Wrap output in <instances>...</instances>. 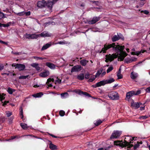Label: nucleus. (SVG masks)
<instances>
[{
    "instance_id": "1",
    "label": "nucleus",
    "mask_w": 150,
    "mask_h": 150,
    "mask_svg": "<svg viewBox=\"0 0 150 150\" xmlns=\"http://www.w3.org/2000/svg\"><path fill=\"white\" fill-rule=\"evenodd\" d=\"M124 46H120L117 43L113 42L112 44L106 43L105 44L104 47L99 52L100 53H105L106 51L108 50L116 52V53L113 54L111 55L110 54L108 55H106V57L108 60L110 61H112L115 59L116 58L118 55L119 56L118 59H120V61H123L125 57L127 55V54L125 51H124L123 50L124 48Z\"/></svg>"
},
{
    "instance_id": "2",
    "label": "nucleus",
    "mask_w": 150,
    "mask_h": 150,
    "mask_svg": "<svg viewBox=\"0 0 150 150\" xmlns=\"http://www.w3.org/2000/svg\"><path fill=\"white\" fill-rule=\"evenodd\" d=\"M131 136H127L125 138L124 142L122 140H116L114 141V144L115 145L119 146L122 148H124L127 146V148H131L133 146V145L131 144V143H132L131 141Z\"/></svg>"
},
{
    "instance_id": "3",
    "label": "nucleus",
    "mask_w": 150,
    "mask_h": 150,
    "mask_svg": "<svg viewBox=\"0 0 150 150\" xmlns=\"http://www.w3.org/2000/svg\"><path fill=\"white\" fill-rule=\"evenodd\" d=\"M108 96L110 99L113 100H117L119 98L118 93L114 91H112L109 93Z\"/></svg>"
},
{
    "instance_id": "4",
    "label": "nucleus",
    "mask_w": 150,
    "mask_h": 150,
    "mask_svg": "<svg viewBox=\"0 0 150 150\" xmlns=\"http://www.w3.org/2000/svg\"><path fill=\"white\" fill-rule=\"evenodd\" d=\"M122 134V132L119 131H114L111 134L110 139L117 138L120 137Z\"/></svg>"
},
{
    "instance_id": "5",
    "label": "nucleus",
    "mask_w": 150,
    "mask_h": 150,
    "mask_svg": "<svg viewBox=\"0 0 150 150\" xmlns=\"http://www.w3.org/2000/svg\"><path fill=\"white\" fill-rule=\"evenodd\" d=\"M82 69V67L80 65H76L73 67L71 71V73L80 71Z\"/></svg>"
},
{
    "instance_id": "6",
    "label": "nucleus",
    "mask_w": 150,
    "mask_h": 150,
    "mask_svg": "<svg viewBox=\"0 0 150 150\" xmlns=\"http://www.w3.org/2000/svg\"><path fill=\"white\" fill-rule=\"evenodd\" d=\"M105 84H106L105 81V80H103L97 83L96 84L93 85L92 86L93 87L96 88L97 87L101 86H104Z\"/></svg>"
},
{
    "instance_id": "7",
    "label": "nucleus",
    "mask_w": 150,
    "mask_h": 150,
    "mask_svg": "<svg viewBox=\"0 0 150 150\" xmlns=\"http://www.w3.org/2000/svg\"><path fill=\"white\" fill-rule=\"evenodd\" d=\"M54 4L53 1H48L47 2L45 1V7L49 8L50 10H51L52 8V5Z\"/></svg>"
},
{
    "instance_id": "8",
    "label": "nucleus",
    "mask_w": 150,
    "mask_h": 150,
    "mask_svg": "<svg viewBox=\"0 0 150 150\" xmlns=\"http://www.w3.org/2000/svg\"><path fill=\"white\" fill-rule=\"evenodd\" d=\"M134 91H131L127 93L125 100H126L129 101L130 98L134 95Z\"/></svg>"
},
{
    "instance_id": "9",
    "label": "nucleus",
    "mask_w": 150,
    "mask_h": 150,
    "mask_svg": "<svg viewBox=\"0 0 150 150\" xmlns=\"http://www.w3.org/2000/svg\"><path fill=\"white\" fill-rule=\"evenodd\" d=\"M25 37L26 38L28 39H36L38 38L37 35L35 34H29L26 33L25 35Z\"/></svg>"
},
{
    "instance_id": "10",
    "label": "nucleus",
    "mask_w": 150,
    "mask_h": 150,
    "mask_svg": "<svg viewBox=\"0 0 150 150\" xmlns=\"http://www.w3.org/2000/svg\"><path fill=\"white\" fill-rule=\"evenodd\" d=\"M45 1H39L37 3V6L40 8H42L45 7Z\"/></svg>"
},
{
    "instance_id": "11",
    "label": "nucleus",
    "mask_w": 150,
    "mask_h": 150,
    "mask_svg": "<svg viewBox=\"0 0 150 150\" xmlns=\"http://www.w3.org/2000/svg\"><path fill=\"white\" fill-rule=\"evenodd\" d=\"M142 103H140L134 102V100H132V102L131 103V106L135 108V109L138 108Z\"/></svg>"
},
{
    "instance_id": "12",
    "label": "nucleus",
    "mask_w": 150,
    "mask_h": 150,
    "mask_svg": "<svg viewBox=\"0 0 150 150\" xmlns=\"http://www.w3.org/2000/svg\"><path fill=\"white\" fill-rule=\"evenodd\" d=\"M100 19L99 17H94L92 20L89 22V23L91 24H93L97 21H98Z\"/></svg>"
},
{
    "instance_id": "13",
    "label": "nucleus",
    "mask_w": 150,
    "mask_h": 150,
    "mask_svg": "<svg viewBox=\"0 0 150 150\" xmlns=\"http://www.w3.org/2000/svg\"><path fill=\"white\" fill-rule=\"evenodd\" d=\"M137 60V58H134L133 59H128L127 58H126L124 60V62H125L127 64L132 62L135 61Z\"/></svg>"
},
{
    "instance_id": "14",
    "label": "nucleus",
    "mask_w": 150,
    "mask_h": 150,
    "mask_svg": "<svg viewBox=\"0 0 150 150\" xmlns=\"http://www.w3.org/2000/svg\"><path fill=\"white\" fill-rule=\"evenodd\" d=\"M25 68V66L23 64H18L17 67V68L19 71H23Z\"/></svg>"
},
{
    "instance_id": "15",
    "label": "nucleus",
    "mask_w": 150,
    "mask_h": 150,
    "mask_svg": "<svg viewBox=\"0 0 150 150\" xmlns=\"http://www.w3.org/2000/svg\"><path fill=\"white\" fill-rule=\"evenodd\" d=\"M49 74V71H46L44 72L40 73V76L42 77H45L47 76Z\"/></svg>"
},
{
    "instance_id": "16",
    "label": "nucleus",
    "mask_w": 150,
    "mask_h": 150,
    "mask_svg": "<svg viewBox=\"0 0 150 150\" xmlns=\"http://www.w3.org/2000/svg\"><path fill=\"white\" fill-rule=\"evenodd\" d=\"M49 148L52 150H55L57 149V146L53 144L51 142L49 144Z\"/></svg>"
},
{
    "instance_id": "17",
    "label": "nucleus",
    "mask_w": 150,
    "mask_h": 150,
    "mask_svg": "<svg viewBox=\"0 0 150 150\" xmlns=\"http://www.w3.org/2000/svg\"><path fill=\"white\" fill-rule=\"evenodd\" d=\"M76 92L80 95H84L85 96H86L87 95H88V93L86 92H83L81 90H78Z\"/></svg>"
},
{
    "instance_id": "18",
    "label": "nucleus",
    "mask_w": 150,
    "mask_h": 150,
    "mask_svg": "<svg viewBox=\"0 0 150 150\" xmlns=\"http://www.w3.org/2000/svg\"><path fill=\"white\" fill-rule=\"evenodd\" d=\"M77 78L79 80H83L84 79V76L83 73H80L77 76Z\"/></svg>"
},
{
    "instance_id": "19",
    "label": "nucleus",
    "mask_w": 150,
    "mask_h": 150,
    "mask_svg": "<svg viewBox=\"0 0 150 150\" xmlns=\"http://www.w3.org/2000/svg\"><path fill=\"white\" fill-rule=\"evenodd\" d=\"M46 65L50 68L52 69H54L55 68L54 65L53 64L50 62H47Z\"/></svg>"
},
{
    "instance_id": "20",
    "label": "nucleus",
    "mask_w": 150,
    "mask_h": 150,
    "mask_svg": "<svg viewBox=\"0 0 150 150\" xmlns=\"http://www.w3.org/2000/svg\"><path fill=\"white\" fill-rule=\"evenodd\" d=\"M88 62V60L83 59L80 61V63L82 66H85Z\"/></svg>"
},
{
    "instance_id": "21",
    "label": "nucleus",
    "mask_w": 150,
    "mask_h": 150,
    "mask_svg": "<svg viewBox=\"0 0 150 150\" xmlns=\"http://www.w3.org/2000/svg\"><path fill=\"white\" fill-rule=\"evenodd\" d=\"M40 35L42 37H49L50 36V35L48 32L44 31L41 33L40 34Z\"/></svg>"
},
{
    "instance_id": "22",
    "label": "nucleus",
    "mask_w": 150,
    "mask_h": 150,
    "mask_svg": "<svg viewBox=\"0 0 150 150\" xmlns=\"http://www.w3.org/2000/svg\"><path fill=\"white\" fill-rule=\"evenodd\" d=\"M137 76V74L132 72L130 74V77L132 79H136Z\"/></svg>"
},
{
    "instance_id": "23",
    "label": "nucleus",
    "mask_w": 150,
    "mask_h": 150,
    "mask_svg": "<svg viewBox=\"0 0 150 150\" xmlns=\"http://www.w3.org/2000/svg\"><path fill=\"white\" fill-rule=\"evenodd\" d=\"M43 94L42 92H39L33 94V96L35 98H39L41 97Z\"/></svg>"
},
{
    "instance_id": "24",
    "label": "nucleus",
    "mask_w": 150,
    "mask_h": 150,
    "mask_svg": "<svg viewBox=\"0 0 150 150\" xmlns=\"http://www.w3.org/2000/svg\"><path fill=\"white\" fill-rule=\"evenodd\" d=\"M146 50H142L140 51H138L136 52H132V54L133 55H139L141 52L143 53L145 52Z\"/></svg>"
},
{
    "instance_id": "25",
    "label": "nucleus",
    "mask_w": 150,
    "mask_h": 150,
    "mask_svg": "<svg viewBox=\"0 0 150 150\" xmlns=\"http://www.w3.org/2000/svg\"><path fill=\"white\" fill-rule=\"evenodd\" d=\"M15 91V89H12L10 87H8L7 90V92L10 94H12Z\"/></svg>"
},
{
    "instance_id": "26",
    "label": "nucleus",
    "mask_w": 150,
    "mask_h": 150,
    "mask_svg": "<svg viewBox=\"0 0 150 150\" xmlns=\"http://www.w3.org/2000/svg\"><path fill=\"white\" fill-rule=\"evenodd\" d=\"M51 45L48 43L46 44V45H44L41 48L42 50H46L47 48L49 47Z\"/></svg>"
},
{
    "instance_id": "27",
    "label": "nucleus",
    "mask_w": 150,
    "mask_h": 150,
    "mask_svg": "<svg viewBox=\"0 0 150 150\" xmlns=\"http://www.w3.org/2000/svg\"><path fill=\"white\" fill-rule=\"evenodd\" d=\"M20 125L21 127L24 129H27L28 128V127L25 124L22 123L20 124Z\"/></svg>"
},
{
    "instance_id": "28",
    "label": "nucleus",
    "mask_w": 150,
    "mask_h": 150,
    "mask_svg": "<svg viewBox=\"0 0 150 150\" xmlns=\"http://www.w3.org/2000/svg\"><path fill=\"white\" fill-rule=\"evenodd\" d=\"M26 136H31V137L32 136V135H24L22 136L21 137H20V136H12L11 138L12 139H14L16 138H18L21 137H24Z\"/></svg>"
},
{
    "instance_id": "29",
    "label": "nucleus",
    "mask_w": 150,
    "mask_h": 150,
    "mask_svg": "<svg viewBox=\"0 0 150 150\" xmlns=\"http://www.w3.org/2000/svg\"><path fill=\"white\" fill-rule=\"evenodd\" d=\"M106 84L110 83L115 81V79L113 78H111L109 79L105 80Z\"/></svg>"
},
{
    "instance_id": "30",
    "label": "nucleus",
    "mask_w": 150,
    "mask_h": 150,
    "mask_svg": "<svg viewBox=\"0 0 150 150\" xmlns=\"http://www.w3.org/2000/svg\"><path fill=\"white\" fill-rule=\"evenodd\" d=\"M69 96L68 93L67 92H65L61 93V97L63 98H65Z\"/></svg>"
},
{
    "instance_id": "31",
    "label": "nucleus",
    "mask_w": 150,
    "mask_h": 150,
    "mask_svg": "<svg viewBox=\"0 0 150 150\" xmlns=\"http://www.w3.org/2000/svg\"><path fill=\"white\" fill-rule=\"evenodd\" d=\"M102 122L103 121H102L100 120H99L95 121L94 122V124L96 126H98L102 123Z\"/></svg>"
},
{
    "instance_id": "32",
    "label": "nucleus",
    "mask_w": 150,
    "mask_h": 150,
    "mask_svg": "<svg viewBox=\"0 0 150 150\" xmlns=\"http://www.w3.org/2000/svg\"><path fill=\"white\" fill-rule=\"evenodd\" d=\"M112 40L113 42H114L119 40L117 35H115L112 38Z\"/></svg>"
},
{
    "instance_id": "33",
    "label": "nucleus",
    "mask_w": 150,
    "mask_h": 150,
    "mask_svg": "<svg viewBox=\"0 0 150 150\" xmlns=\"http://www.w3.org/2000/svg\"><path fill=\"white\" fill-rule=\"evenodd\" d=\"M102 71L103 69H100L98 70L96 74V77H97L99 76L100 74L102 73Z\"/></svg>"
},
{
    "instance_id": "34",
    "label": "nucleus",
    "mask_w": 150,
    "mask_h": 150,
    "mask_svg": "<svg viewBox=\"0 0 150 150\" xmlns=\"http://www.w3.org/2000/svg\"><path fill=\"white\" fill-rule=\"evenodd\" d=\"M117 36L119 40L120 39H121L122 40H124V37L120 33H119V34L117 33Z\"/></svg>"
},
{
    "instance_id": "35",
    "label": "nucleus",
    "mask_w": 150,
    "mask_h": 150,
    "mask_svg": "<svg viewBox=\"0 0 150 150\" xmlns=\"http://www.w3.org/2000/svg\"><path fill=\"white\" fill-rule=\"evenodd\" d=\"M91 74L89 72H87L85 74L84 78L86 79H88L89 78Z\"/></svg>"
},
{
    "instance_id": "36",
    "label": "nucleus",
    "mask_w": 150,
    "mask_h": 150,
    "mask_svg": "<svg viewBox=\"0 0 150 150\" xmlns=\"http://www.w3.org/2000/svg\"><path fill=\"white\" fill-rule=\"evenodd\" d=\"M96 76L94 77L93 76H91L90 78L88 80V82H92L96 78Z\"/></svg>"
},
{
    "instance_id": "37",
    "label": "nucleus",
    "mask_w": 150,
    "mask_h": 150,
    "mask_svg": "<svg viewBox=\"0 0 150 150\" xmlns=\"http://www.w3.org/2000/svg\"><path fill=\"white\" fill-rule=\"evenodd\" d=\"M20 109L21 110L20 112V115L21 118L22 119L23 117V110L22 108H20Z\"/></svg>"
},
{
    "instance_id": "38",
    "label": "nucleus",
    "mask_w": 150,
    "mask_h": 150,
    "mask_svg": "<svg viewBox=\"0 0 150 150\" xmlns=\"http://www.w3.org/2000/svg\"><path fill=\"white\" fill-rule=\"evenodd\" d=\"M28 76V75L27 76H21L19 77V79H25Z\"/></svg>"
},
{
    "instance_id": "39",
    "label": "nucleus",
    "mask_w": 150,
    "mask_h": 150,
    "mask_svg": "<svg viewBox=\"0 0 150 150\" xmlns=\"http://www.w3.org/2000/svg\"><path fill=\"white\" fill-rule=\"evenodd\" d=\"M113 69V68L112 66H110L109 67L107 70V72L108 73L111 71Z\"/></svg>"
},
{
    "instance_id": "40",
    "label": "nucleus",
    "mask_w": 150,
    "mask_h": 150,
    "mask_svg": "<svg viewBox=\"0 0 150 150\" xmlns=\"http://www.w3.org/2000/svg\"><path fill=\"white\" fill-rule=\"evenodd\" d=\"M65 114V112L63 110H61L59 112V114L61 116H64Z\"/></svg>"
},
{
    "instance_id": "41",
    "label": "nucleus",
    "mask_w": 150,
    "mask_h": 150,
    "mask_svg": "<svg viewBox=\"0 0 150 150\" xmlns=\"http://www.w3.org/2000/svg\"><path fill=\"white\" fill-rule=\"evenodd\" d=\"M33 58L37 60H43V58L41 57H38L35 56H33Z\"/></svg>"
},
{
    "instance_id": "42",
    "label": "nucleus",
    "mask_w": 150,
    "mask_h": 150,
    "mask_svg": "<svg viewBox=\"0 0 150 150\" xmlns=\"http://www.w3.org/2000/svg\"><path fill=\"white\" fill-rule=\"evenodd\" d=\"M11 23V22H9L6 24H3L2 27H8L10 25Z\"/></svg>"
},
{
    "instance_id": "43",
    "label": "nucleus",
    "mask_w": 150,
    "mask_h": 150,
    "mask_svg": "<svg viewBox=\"0 0 150 150\" xmlns=\"http://www.w3.org/2000/svg\"><path fill=\"white\" fill-rule=\"evenodd\" d=\"M16 15L19 16H23L25 15V13L24 11L18 13H16Z\"/></svg>"
},
{
    "instance_id": "44",
    "label": "nucleus",
    "mask_w": 150,
    "mask_h": 150,
    "mask_svg": "<svg viewBox=\"0 0 150 150\" xmlns=\"http://www.w3.org/2000/svg\"><path fill=\"white\" fill-rule=\"evenodd\" d=\"M47 133H48V134L49 135H50V136H51V137H54V138H61V137H57V136H55L53 134H51L49 132H47Z\"/></svg>"
},
{
    "instance_id": "45",
    "label": "nucleus",
    "mask_w": 150,
    "mask_h": 150,
    "mask_svg": "<svg viewBox=\"0 0 150 150\" xmlns=\"http://www.w3.org/2000/svg\"><path fill=\"white\" fill-rule=\"evenodd\" d=\"M141 93V91L140 90H138L136 92H135L134 91V95H137L140 94Z\"/></svg>"
},
{
    "instance_id": "46",
    "label": "nucleus",
    "mask_w": 150,
    "mask_h": 150,
    "mask_svg": "<svg viewBox=\"0 0 150 150\" xmlns=\"http://www.w3.org/2000/svg\"><path fill=\"white\" fill-rule=\"evenodd\" d=\"M2 95H3L1 96V98H0V100L1 101V102H2V103H3V102H2L3 100H4L5 99V97H4V96H5V94L3 93L2 94Z\"/></svg>"
},
{
    "instance_id": "47",
    "label": "nucleus",
    "mask_w": 150,
    "mask_h": 150,
    "mask_svg": "<svg viewBox=\"0 0 150 150\" xmlns=\"http://www.w3.org/2000/svg\"><path fill=\"white\" fill-rule=\"evenodd\" d=\"M4 14L1 12H0V19H1L4 18H5Z\"/></svg>"
},
{
    "instance_id": "48",
    "label": "nucleus",
    "mask_w": 150,
    "mask_h": 150,
    "mask_svg": "<svg viewBox=\"0 0 150 150\" xmlns=\"http://www.w3.org/2000/svg\"><path fill=\"white\" fill-rule=\"evenodd\" d=\"M39 64L38 63H33L32 64H31V66L32 67L35 68L37 67V66Z\"/></svg>"
},
{
    "instance_id": "49",
    "label": "nucleus",
    "mask_w": 150,
    "mask_h": 150,
    "mask_svg": "<svg viewBox=\"0 0 150 150\" xmlns=\"http://www.w3.org/2000/svg\"><path fill=\"white\" fill-rule=\"evenodd\" d=\"M141 13H144L145 14L147 15L149 14V12L148 11L145 10L144 11H141Z\"/></svg>"
},
{
    "instance_id": "50",
    "label": "nucleus",
    "mask_w": 150,
    "mask_h": 150,
    "mask_svg": "<svg viewBox=\"0 0 150 150\" xmlns=\"http://www.w3.org/2000/svg\"><path fill=\"white\" fill-rule=\"evenodd\" d=\"M118 79H120L122 78V75L121 74H117Z\"/></svg>"
},
{
    "instance_id": "51",
    "label": "nucleus",
    "mask_w": 150,
    "mask_h": 150,
    "mask_svg": "<svg viewBox=\"0 0 150 150\" xmlns=\"http://www.w3.org/2000/svg\"><path fill=\"white\" fill-rule=\"evenodd\" d=\"M148 117V116H146V115L145 116H142L141 117H140V118L141 119H145L146 118H147Z\"/></svg>"
},
{
    "instance_id": "52",
    "label": "nucleus",
    "mask_w": 150,
    "mask_h": 150,
    "mask_svg": "<svg viewBox=\"0 0 150 150\" xmlns=\"http://www.w3.org/2000/svg\"><path fill=\"white\" fill-rule=\"evenodd\" d=\"M24 13L25 15L27 16H29L31 14V12L30 11H28L27 12H24Z\"/></svg>"
},
{
    "instance_id": "53",
    "label": "nucleus",
    "mask_w": 150,
    "mask_h": 150,
    "mask_svg": "<svg viewBox=\"0 0 150 150\" xmlns=\"http://www.w3.org/2000/svg\"><path fill=\"white\" fill-rule=\"evenodd\" d=\"M9 103V101H5L2 104V106H5L8 103Z\"/></svg>"
},
{
    "instance_id": "54",
    "label": "nucleus",
    "mask_w": 150,
    "mask_h": 150,
    "mask_svg": "<svg viewBox=\"0 0 150 150\" xmlns=\"http://www.w3.org/2000/svg\"><path fill=\"white\" fill-rule=\"evenodd\" d=\"M51 80H53V78L51 79L50 78H49L47 79V81L46 82L47 84H48L51 81Z\"/></svg>"
},
{
    "instance_id": "55",
    "label": "nucleus",
    "mask_w": 150,
    "mask_h": 150,
    "mask_svg": "<svg viewBox=\"0 0 150 150\" xmlns=\"http://www.w3.org/2000/svg\"><path fill=\"white\" fill-rule=\"evenodd\" d=\"M146 92H150V86L147 88L145 90Z\"/></svg>"
},
{
    "instance_id": "56",
    "label": "nucleus",
    "mask_w": 150,
    "mask_h": 150,
    "mask_svg": "<svg viewBox=\"0 0 150 150\" xmlns=\"http://www.w3.org/2000/svg\"><path fill=\"white\" fill-rule=\"evenodd\" d=\"M139 144H135L134 146V150L136 149L137 148H138L139 146Z\"/></svg>"
},
{
    "instance_id": "57",
    "label": "nucleus",
    "mask_w": 150,
    "mask_h": 150,
    "mask_svg": "<svg viewBox=\"0 0 150 150\" xmlns=\"http://www.w3.org/2000/svg\"><path fill=\"white\" fill-rule=\"evenodd\" d=\"M18 64L13 63L12 64V66L13 67H15V69L17 68V67Z\"/></svg>"
},
{
    "instance_id": "58",
    "label": "nucleus",
    "mask_w": 150,
    "mask_h": 150,
    "mask_svg": "<svg viewBox=\"0 0 150 150\" xmlns=\"http://www.w3.org/2000/svg\"><path fill=\"white\" fill-rule=\"evenodd\" d=\"M11 53H12L13 54H14L15 55H19V52H14L13 51H12L11 52Z\"/></svg>"
},
{
    "instance_id": "59",
    "label": "nucleus",
    "mask_w": 150,
    "mask_h": 150,
    "mask_svg": "<svg viewBox=\"0 0 150 150\" xmlns=\"http://www.w3.org/2000/svg\"><path fill=\"white\" fill-rule=\"evenodd\" d=\"M0 43H2V44H5L6 45H8V43L6 42H5L1 40H0Z\"/></svg>"
},
{
    "instance_id": "60",
    "label": "nucleus",
    "mask_w": 150,
    "mask_h": 150,
    "mask_svg": "<svg viewBox=\"0 0 150 150\" xmlns=\"http://www.w3.org/2000/svg\"><path fill=\"white\" fill-rule=\"evenodd\" d=\"M4 66L3 64L0 65V70H1L4 69Z\"/></svg>"
},
{
    "instance_id": "61",
    "label": "nucleus",
    "mask_w": 150,
    "mask_h": 150,
    "mask_svg": "<svg viewBox=\"0 0 150 150\" xmlns=\"http://www.w3.org/2000/svg\"><path fill=\"white\" fill-rule=\"evenodd\" d=\"M37 71H39L40 69V68L39 67L38 65L37 66V67L35 68Z\"/></svg>"
},
{
    "instance_id": "62",
    "label": "nucleus",
    "mask_w": 150,
    "mask_h": 150,
    "mask_svg": "<svg viewBox=\"0 0 150 150\" xmlns=\"http://www.w3.org/2000/svg\"><path fill=\"white\" fill-rule=\"evenodd\" d=\"M6 114H7V117H9L12 115V113L11 112H7L6 113Z\"/></svg>"
},
{
    "instance_id": "63",
    "label": "nucleus",
    "mask_w": 150,
    "mask_h": 150,
    "mask_svg": "<svg viewBox=\"0 0 150 150\" xmlns=\"http://www.w3.org/2000/svg\"><path fill=\"white\" fill-rule=\"evenodd\" d=\"M56 82H58V83H60L61 82V80L59 79L56 80Z\"/></svg>"
},
{
    "instance_id": "64",
    "label": "nucleus",
    "mask_w": 150,
    "mask_h": 150,
    "mask_svg": "<svg viewBox=\"0 0 150 150\" xmlns=\"http://www.w3.org/2000/svg\"><path fill=\"white\" fill-rule=\"evenodd\" d=\"M110 148L111 146H109L105 148V150H108Z\"/></svg>"
}]
</instances>
